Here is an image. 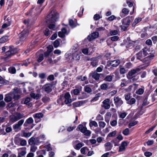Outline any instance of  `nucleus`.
Here are the masks:
<instances>
[{"label": "nucleus", "mask_w": 157, "mask_h": 157, "mask_svg": "<svg viewBox=\"0 0 157 157\" xmlns=\"http://www.w3.org/2000/svg\"><path fill=\"white\" fill-rule=\"evenodd\" d=\"M9 50L6 53V56L7 57H10L17 53L18 50L16 47H15L13 45H10L9 47Z\"/></svg>", "instance_id": "obj_5"}, {"label": "nucleus", "mask_w": 157, "mask_h": 157, "mask_svg": "<svg viewBox=\"0 0 157 157\" xmlns=\"http://www.w3.org/2000/svg\"><path fill=\"white\" fill-rule=\"evenodd\" d=\"M71 97V95L69 92H66L65 94V100L64 102L66 105L70 104L72 101H73V100H71V99L70 98Z\"/></svg>", "instance_id": "obj_12"}, {"label": "nucleus", "mask_w": 157, "mask_h": 157, "mask_svg": "<svg viewBox=\"0 0 157 157\" xmlns=\"http://www.w3.org/2000/svg\"><path fill=\"white\" fill-rule=\"evenodd\" d=\"M113 76L114 75H107L105 77L104 80L107 82H111L113 80Z\"/></svg>", "instance_id": "obj_27"}, {"label": "nucleus", "mask_w": 157, "mask_h": 157, "mask_svg": "<svg viewBox=\"0 0 157 157\" xmlns=\"http://www.w3.org/2000/svg\"><path fill=\"white\" fill-rule=\"evenodd\" d=\"M83 144L82 143H78L76 146V148L77 150H79L83 146Z\"/></svg>", "instance_id": "obj_57"}, {"label": "nucleus", "mask_w": 157, "mask_h": 157, "mask_svg": "<svg viewBox=\"0 0 157 157\" xmlns=\"http://www.w3.org/2000/svg\"><path fill=\"white\" fill-rule=\"evenodd\" d=\"M124 96L125 99L127 101H128L132 97L131 96V94H124Z\"/></svg>", "instance_id": "obj_40"}, {"label": "nucleus", "mask_w": 157, "mask_h": 157, "mask_svg": "<svg viewBox=\"0 0 157 157\" xmlns=\"http://www.w3.org/2000/svg\"><path fill=\"white\" fill-rule=\"evenodd\" d=\"M36 149L37 147L34 145V144H33L31 146L30 151L32 152H34L36 151Z\"/></svg>", "instance_id": "obj_60"}, {"label": "nucleus", "mask_w": 157, "mask_h": 157, "mask_svg": "<svg viewBox=\"0 0 157 157\" xmlns=\"http://www.w3.org/2000/svg\"><path fill=\"white\" fill-rule=\"evenodd\" d=\"M60 40V39H57L54 41L53 46L55 48H57L59 46L60 44L59 40Z\"/></svg>", "instance_id": "obj_31"}, {"label": "nucleus", "mask_w": 157, "mask_h": 157, "mask_svg": "<svg viewBox=\"0 0 157 157\" xmlns=\"http://www.w3.org/2000/svg\"><path fill=\"white\" fill-rule=\"evenodd\" d=\"M118 31L117 30H113L110 32V34L111 36L116 35L117 34Z\"/></svg>", "instance_id": "obj_54"}, {"label": "nucleus", "mask_w": 157, "mask_h": 157, "mask_svg": "<svg viewBox=\"0 0 157 157\" xmlns=\"http://www.w3.org/2000/svg\"><path fill=\"white\" fill-rule=\"evenodd\" d=\"M35 138L33 137H31L28 141V143L29 144L32 145V144H35V143L34 142L35 140Z\"/></svg>", "instance_id": "obj_41"}, {"label": "nucleus", "mask_w": 157, "mask_h": 157, "mask_svg": "<svg viewBox=\"0 0 157 157\" xmlns=\"http://www.w3.org/2000/svg\"><path fill=\"white\" fill-rule=\"evenodd\" d=\"M34 8L35 6H32L31 9L26 13L25 14L26 16L30 15L31 16L32 19H33V20H36L40 13H39L34 12L33 9Z\"/></svg>", "instance_id": "obj_3"}, {"label": "nucleus", "mask_w": 157, "mask_h": 157, "mask_svg": "<svg viewBox=\"0 0 157 157\" xmlns=\"http://www.w3.org/2000/svg\"><path fill=\"white\" fill-rule=\"evenodd\" d=\"M136 100L134 98H131L128 101L126 102L127 104L132 105L136 102Z\"/></svg>", "instance_id": "obj_30"}, {"label": "nucleus", "mask_w": 157, "mask_h": 157, "mask_svg": "<svg viewBox=\"0 0 157 157\" xmlns=\"http://www.w3.org/2000/svg\"><path fill=\"white\" fill-rule=\"evenodd\" d=\"M53 86V84H52L46 83L43 86L42 90L46 93L49 94L52 91Z\"/></svg>", "instance_id": "obj_7"}, {"label": "nucleus", "mask_w": 157, "mask_h": 157, "mask_svg": "<svg viewBox=\"0 0 157 157\" xmlns=\"http://www.w3.org/2000/svg\"><path fill=\"white\" fill-rule=\"evenodd\" d=\"M140 71V69L139 68H136L135 69H132L129 71L128 73V75L127 77L130 79L131 78V77L134 74H138L139 73Z\"/></svg>", "instance_id": "obj_11"}, {"label": "nucleus", "mask_w": 157, "mask_h": 157, "mask_svg": "<svg viewBox=\"0 0 157 157\" xmlns=\"http://www.w3.org/2000/svg\"><path fill=\"white\" fill-rule=\"evenodd\" d=\"M45 147L47 149V151H52V148L51 147L50 144H48L45 146Z\"/></svg>", "instance_id": "obj_62"}, {"label": "nucleus", "mask_w": 157, "mask_h": 157, "mask_svg": "<svg viewBox=\"0 0 157 157\" xmlns=\"http://www.w3.org/2000/svg\"><path fill=\"white\" fill-rule=\"evenodd\" d=\"M132 64L130 62L127 63L125 65V67L127 68H130L132 67Z\"/></svg>", "instance_id": "obj_61"}, {"label": "nucleus", "mask_w": 157, "mask_h": 157, "mask_svg": "<svg viewBox=\"0 0 157 157\" xmlns=\"http://www.w3.org/2000/svg\"><path fill=\"white\" fill-rule=\"evenodd\" d=\"M43 33L45 36H48L50 34L49 29L47 28H46L43 31Z\"/></svg>", "instance_id": "obj_38"}, {"label": "nucleus", "mask_w": 157, "mask_h": 157, "mask_svg": "<svg viewBox=\"0 0 157 157\" xmlns=\"http://www.w3.org/2000/svg\"><path fill=\"white\" fill-rule=\"evenodd\" d=\"M84 90L86 92L88 93H90L92 91L91 88L87 85L84 87Z\"/></svg>", "instance_id": "obj_36"}, {"label": "nucleus", "mask_w": 157, "mask_h": 157, "mask_svg": "<svg viewBox=\"0 0 157 157\" xmlns=\"http://www.w3.org/2000/svg\"><path fill=\"white\" fill-rule=\"evenodd\" d=\"M92 61V60H91ZM98 62L95 60L92 59V61L90 63V64L92 65L93 67H96L98 65Z\"/></svg>", "instance_id": "obj_49"}, {"label": "nucleus", "mask_w": 157, "mask_h": 157, "mask_svg": "<svg viewBox=\"0 0 157 157\" xmlns=\"http://www.w3.org/2000/svg\"><path fill=\"white\" fill-rule=\"evenodd\" d=\"M99 33L98 32H94L91 33L90 35L88 36L87 39L90 41H91L98 38L99 36Z\"/></svg>", "instance_id": "obj_13"}, {"label": "nucleus", "mask_w": 157, "mask_h": 157, "mask_svg": "<svg viewBox=\"0 0 157 157\" xmlns=\"http://www.w3.org/2000/svg\"><path fill=\"white\" fill-rule=\"evenodd\" d=\"M108 88V85L106 83H103L100 86V88L102 90H105Z\"/></svg>", "instance_id": "obj_44"}, {"label": "nucleus", "mask_w": 157, "mask_h": 157, "mask_svg": "<svg viewBox=\"0 0 157 157\" xmlns=\"http://www.w3.org/2000/svg\"><path fill=\"white\" fill-rule=\"evenodd\" d=\"M65 99V94H62L60 95L59 96V98L57 100V103L58 104H59L61 102L62 103V105H63V100Z\"/></svg>", "instance_id": "obj_23"}, {"label": "nucleus", "mask_w": 157, "mask_h": 157, "mask_svg": "<svg viewBox=\"0 0 157 157\" xmlns=\"http://www.w3.org/2000/svg\"><path fill=\"white\" fill-rule=\"evenodd\" d=\"M33 122V120L31 117H30L28 118L24 123L23 125L25 127L28 126V124H32Z\"/></svg>", "instance_id": "obj_21"}, {"label": "nucleus", "mask_w": 157, "mask_h": 157, "mask_svg": "<svg viewBox=\"0 0 157 157\" xmlns=\"http://www.w3.org/2000/svg\"><path fill=\"white\" fill-rule=\"evenodd\" d=\"M144 92V89L139 88L136 91V94L139 95H141L143 94Z\"/></svg>", "instance_id": "obj_35"}, {"label": "nucleus", "mask_w": 157, "mask_h": 157, "mask_svg": "<svg viewBox=\"0 0 157 157\" xmlns=\"http://www.w3.org/2000/svg\"><path fill=\"white\" fill-rule=\"evenodd\" d=\"M33 116L34 118H38L40 120L43 117V114L41 113H37L33 114Z\"/></svg>", "instance_id": "obj_26"}, {"label": "nucleus", "mask_w": 157, "mask_h": 157, "mask_svg": "<svg viewBox=\"0 0 157 157\" xmlns=\"http://www.w3.org/2000/svg\"><path fill=\"white\" fill-rule=\"evenodd\" d=\"M139 78V76L138 75V74H137L136 75L132 77L131 78H130L132 79L133 81H135L137 80Z\"/></svg>", "instance_id": "obj_59"}, {"label": "nucleus", "mask_w": 157, "mask_h": 157, "mask_svg": "<svg viewBox=\"0 0 157 157\" xmlns=\"http://www.w3.org/2000/svg\"><path fill=\"white\" fill-rule=\"evenodd\" d=\"M133 18V17L132 16H128L123 18L121 21L122 25L120 26L121 29L124 31L127 30V28L129 26L131 22V20H132Z\"/></svg>", "instance_id": "obj_1"}, {"label": "nucleus", "mask_w": 157, "mask_h": 157, "mask_svg": "<svg viewBox=\"0 0 157 157\" xmlns=\"http://www.w3.org/2000/svg\"><path fill=\"white\" fill-rule=\"evenodd\" d=\"M122 133L125 136H127L129 135V129L126 128L123 130Z\"/></svg>", "instance_id": "obj_45"}, {"label": "nucleus", "mask_w": 157, "mask_h": 157, "mask_svg": "<svg viewBox=\"0 0 157 157\" xmlns=\"http://www.w3.org/2000/svg\"><path fill=\"white\" fill-rule=\"evenodd\" d=\"M119 71L121 74H123L125 73L128 70H126L124 67L121 66L120 67Z\"/></svg>", "instance_id": "obj_29"}, {"label": "nucleus", "mask_w": 157, "mask_h": 157, "mask_svg": "<svg viewBox=\"0 0 157 157\" xmlns=\"http://www.w3.org/2000/svg\"><path fill=\"white\" fill-rule=\"evenodd\" d=\"M133 85H131L129 86L127 88L125 89V90L127 92H130L131 91L133 87Z\"/></svg>", "instance_id": "obj_64"}, {"label": "nucleus", "mask_w": 157, "mask_h": 157, "mask_svg": "<svg viewBox=\"0 0 157 157\" xmlns=\"http://www.w3.org/2000/svg\"><path fill=\"white\" fill-rule=\"evenodd\" d=\"M47 51H49L50 53L52 52L53 49V47L51 45H48L47 47Z\"/></svg>", "instance_id": "obj_55"}, {"label": "nucleus", "mask_w": 157, "mask_h": 157, "mask_svg": "<svg viewBox=\"0 0 157 157\" xmlns=\"http://www.w3.org/2000/svg\"><path fill=\"white\" fill-rule=\"evenodd\" d=\"M69 25L72 27H75L76 25H75V23L72 19H70L69 21Z\"/></svg>", "instance_id": "obj_39"}, {"label": "nucleus", "mask_w": 157, "mask_h": 157, "mask_svg": "<svg viewBox=\"0 0 157 157\" xmlns=\"http://www.w3.org/2000/svg\"><path fill=\"white\" fill-rule=\"evenodd\" d=\"M85 103V101H81L74 102L72 104L73 108H74L76 107H79Z\"/></svg>", "instance_id": "obj_17"}, {"label": "nucleus", "mask_w": 157, "mask_h": 157, "mask_svg": "<svg viewBox=\"0 0 157 157\" xmlns=\"http://www.w3.org/2000/svg\"><path fill=\"white\" fill-rule=\"evenodd\" d=\"M155 126H152L151 128L149 129L148 130H147L145 132V133L146 134H147L150 133L152 131L154 128H155Z\"/></svg>", "instance_id": "obj_48"}, {"label": "nucleus", "mask_w": 157, "mask_h": 157, "mask_svg": "<svg viewBox=\"0 0 157 157\" xmlns=\"http://www.w3.org/2000/svg\"><path fill=\"white\" fill-rule=\"evenodd\" d=\"M80 92V90L78 89H75L72 90L71 91V94L73 93L75 95H78Z\"/></svg>", "instance_id": "obj_33"}, {"label": "nucleus", "mask_w": 157, "mask_h": 157, "mask_svg": "<svg viewBox=\"0 0 157 157\" xmlns=\"http://www.w3.org/2000/svg\"><path fill=\"white\" fill-rule=\"evenodd\" d=\"M138 121H133L132 122L128 124V126L129 128L133 127L136 125L138 123Z\"/></svg>", "instance_id": "obj_34"}, {"label": "nucleus", "mask_w": 157, "mask_h": 157, "mask_svg": "<svg viewBox=\"0 0 157 157\" xmlns=\"http://www.w3.org/2000/svg\"><path fill=\"white\" fill-rule=\"evenodd\" d=\"M101 95L100 93H98L95 95L94 97L93 98L91 99V101H96L98 100L99 99V98L100 97Z\"/></svg>", "instance_id": "obj_32"}, {"label": "nucleus", "mask_w": 157, "mask_h": 157, "mask_svg": "<svg viewBox=\"0 0 157 157\" xmlns=\"http://www.w3.org/2000/svg\"><path fill=\"white\" fill-rule=\"evenodd\" d=\"M44 59V58L43 54H40L39 56V57L37 59V61L38 63H40Z\"/></svg>", "instance_id": "obj_51"}, {"label": "nucleus", "mask_w": 157, "mask_h": 157, "mask_svg": "<svg viewBox=\"0 0 157 157\" xmlns=\"http://www.w3.org/2000/svg\"><path fill=\"white\" fill-rule=\"evenodd\" d=\"M23 117V115L20 113L17 112L16 115L10 116V121L12 122H15Z\"/></svg>", "instance_id": "obj_6"}, {"label": "nucleus", "mask_w": 157, "mask_h": 157, "mask_svg": "<svg viewBox=\"0 0 157 157\" xmlns=\"http://www.w3.org/2000/svg\"><path fill=\"white\" fill-rule=\"evenodd\" d=\"M117 131L116 130L110 132L108 135V137H112L115 136L116 134Z\"/></svg>", "instance_id": "obj_46"}, {"label": "nucleus", "mask_w": 157, "mask_h": 157, "mask_svg": "<svg viewBox=\"0 0 157 157\" xmlns=\"http://www.w3.org/2000/svg\"><path fill=\"white\" fill-rule=\"evenodd\" d=\"M47 22L48 23H55L58 18L57 14L56 13L51 12L47 16Z\"/></svg>", "instance_id": "obj_2"}, {"label": "nucleus", "mask_w": 157, "mask_h": 157, "mask_svg": "<svg viewBox=\"0 0 157 157\" xmlns=\"http://www.w3.org/2000/svg\"><path fill=\"white\" fill-rule=\"evenodd\" d=\"M117 121L116 120H114L112 121H110V124L112 126H115L117 125Z\"/></svg>", "instance_id": "obj_63"}, {"label": "nucleus", "mask_w": 157, "mask_h": 157, "mask_svg": "<svg viewBox=\"0 0 157 157\" xmlns=\"http://www.w3.org/2000/svg\"><path fill=\"white\" fill-rule=\"evenodd\" d=\"M112 41H116L117 40L119 39V37L117 36H114L110 38Z\"/></svg>", "instance_id": "obj_56"}, {"label": "nucleus", "mask_w": 157, "mask_h": 157, "mask_svg": "<svg viewBox=\"0 0 157 157\" xmlns=\"http://www.w3.org/2000/svg\"><path fill=\"white\" fill-rule=\"evenodd\" d=\"M86 150H89V149L87 147H84L81 148L80 150L81 153L83 154H85V152Z\"/></svg>", "instance_id": "obj_50"}, {"label": "nucleus", "mask_w": 157, "mask_h": 157, "mask_svg": "<svg viewBox=\"0 0 157 157\" xmlns=\"http://www.w3.org/2000/svg\"><path fill=\"white\" fill-rule=\"evenodd\" d=\"M110 100L109 99L107 98L105 100L103 101L102 103L103 104V107L105 109H109L110 107V105L109 104Z\"/></svg>", "instance_id": "obj_16"}, {"label": "nucleus", "mask_w": 157, "mask_h": 157, "mask_svg": "<svg viewBox=\"0 0 157 157\" xmlns=\"http://www.w3.org/2000/svg\"><path fill=\"white\" fill-rule=\"evenodd\" d=\"M10 93L13 95V94L20 93L21 91L18 88L15 87Z\"/></svg>", "instance_id": "obj_24"}, {"label": "nucleus", "mask_w": 157, "mask_h": 157, "mask_svg": "<svg viewBox=\"0 0 157 157\" xmlns=\"http://www.w3.org/2000/svg\"><path fill=\"white\" fill-rule=\"evenodd\" d=\"M114 103L117 108H118L123 104V101L121 98L118 96H115L114 98Z\"/></svg>", "instance_id": "obj_9"}, {"label": "nucleus", "mask_w": 157, "mask_h": 157, "mask_svg": "<svg viewBox=\"0 0 157 157\" xmlns=\"http://www.w3.org/2000/svg\"><path fill=\"white\" fill-rule=\"evenodd\" d=\"M42 100L44 103H46L50 100V98L48 97L44 96L42 98Z\"/></svg>", "instance_id": "obj_47"}, {"label": "nucleus", "mask_w": 157, "mask_h": 157, "mask_svg": "<svg viewBox=\"0 0 157 157\" xmlns=\"http://www.w3.org/2000/svg\"><path fill=\"white\" fill-rule=\"evenodd\" d=\"M78 129L82 133H83L84 135L86 136H90L91 134V132L87 130L86 127V126H83L82 124H79L78 125L76 130H78Z\"/></svg>", "instance_id": "obj_4"}, {"label": "nucleus", "mask_w": 157, "mask_h": 157, "mask_svg": "<svg viewBox=\"0 0 157 157\" xmlns=\"http://www.w3.org/2000/svg\"><path fill=\"white\" fill-rule=\"evenodd\" d=\"M130 10L126 8H123L120 13V16L121 17H123L127 15L129 12Z\"/></svg>", "instance_id": "obj_14"}, {"label": "nucleus", "mask_w": 157, "mask_h": 157, "mask_svg": "<svg viewBox=\"0 0 157 157\" xmlns=\"http://www.w3.org/2000/svg\"><path fill=\"white\" fill-rule=\"evenodd\" d=\"M142 52L141 51H140L138 53L136 54V59H137L143 61V62H145L147 60L146 58H145L143 59V60L141 59V58H143V54H142Z\"/></svg>", "instance_id": "obj_18"}, {"label": "nucleus", "mask_w": 157, "mask_h": 157, "mask_svg": "<svg viewBox=\"0 0 157 157\" xmlns=\"http://www.w3.org/2000/svg\"><path fill=\"white\" fill-rule=\"evenodd\" d=\"M9 72L12 74H15L16 72V70L15 67H10L8 68Z\"/></svg>", "instance_id": "obj_28"}, {"label": "nucleus", "mask_w": 157, "mask_h": 157, "mask_svg": "<svg viewBox=\"0 0 157 157\" xmlns=\"http://www.w3.org/2000/svg\"><path fill=\"white\" fill-rule=\"evenodd\" d=\"M6 104L5 102L3 101H0V110L3 109L5 107Z\"/></svg>", "instance_id": "obj_43"}, {"label": "nucleus", "mask_w": 157, "mask_h": 157, "mask_svg": "<svg viewBox=\"0 0 157 157\" xmlns=\"http://www.w3.org/2000/svg\"><path fill=\"white\" fill-rule=\"evenodd\" d=\"M99 124L100 127L101 128H103L105 126L106 124L104 121H99Z\"/></svg>", "instance_id": "obj_52"}, {"label": "nucleus", "mask_w": 157, "mask_h": 157, "mask_svg": "<svg viewBox=\"0 0 157 157\" xmlns=\"http://www.w3.org/2000/svg\"><path fill=\"white\" fill-rule=\"evenodd\" d=\"M101 18V17H100L99 15L98 14H95L94 16V18L95 20H98Z\"/></svg>", "instance_id": "obj_58"}, {"label": "nucleus", "mask_w": 157, "mask_h": 157, "mask_svg": "<svg viewBox=\"0 0 157 157\" xmlns=\"http://www.w3.org/2000/svg\"><path fill=\"white\" fill-rule=\"evenodd\" d=\"M86 78V77L85 76L83 77L82 76H78L77 77V79L78 80H81L82 81L85 80Z\"/></svg>", "instance_id": "obj_53"}, {"label": "nucleus", "mask_w": 157, "mask_h": 157, "mask_svg": "<svg viewBox=\"0 0 157 157\" xmlns=\"http://www.w3.org/2000/svg\"><path fill=\"white\" fill-rule=\"evenodd\" d=\"M27 29H24L20 33V40H25L29 34Z\"/></svg>", "instance_id": "obj_10"}, {"label": "nucleus", "mask_w": 157, "mask_h": 157, "mask_svg": "<svg viewBox=\"0 0 157 157\" xmlns=\"http://www.w3.org/2000/svg\"><path fill=\"white\" fill-rule=\"evenodd\" d=\"M8 38V36H3L0 39V43L3 44L7 41L9 40Z\"/></svg>", "instance_id": "obj_25"}, {"label": "nucleus", "mask_w": 157, "mask_h": 157, "mask_svg": "<svg viewBox=\"0 0 157 157\" xmlns=\"http://www.w3.org/2000/svg\"><path fill=\"white\" fill-rule=\"evenodd\" d=\"M13 96V95L11 94H10V93L6 94L4 98V100L6 102H8L11 101L12 100V97Z\"/></svg>", "instance_id": "obj_20"}, {"label": "nucleus", "mask_w": 157, "mask_h": 157, "mask_svg": "<svg viewBox=\"0 0 157 157\" xmlns=\"http://www.w3.org/2000/svg\"><path fill=\"white\" fill-rule=\"evenodd\" d=\"M26 153V152L25 151H22L18 153V157H24Z\"/></svg>", "instance_id": "obj_37"}, {"label": "nucleus", "mask_w": 157, "mask_h": 157, "mask_svg": "<svg viewBox=\"0 0 157 157\" xmlns=\"http://www.w3.org/2000/svg\"><path fill=\"white\" fill-rule=\"evenodd\" d=\"M90 74L91 75L92 78L96 80L99 79L100 75L102 76L104 75L103 74H98L95 71H94L93 73H90Z\"/></svg>", "instance_id": "obj_15"}, {"label": "nucleus", "mask_w": 157, "mask_h": 157, "mask_svg": "<svg viewBox=\"0 0 157 157\" xmlns=\"http://www.w3.org/2000/svg\"><path fill=\"white\" fill-rule=\"evenodd\" d=\"M89 126L90 127H92L93 126L95 127H97L98 126V125L96 122L95 121H92L90 122L89 123Z\"/></svg>", "instance_id": "obj_42"}, {"label": "nucleus", "mask_w": 157, "mask_h": 157, "mask_svg": "<svg viewBox=\"0 0 157 157\" xmlns=\"http://www.w3.org/2000/svg\"><path fill=\"white\" fill-rule=\"evenodd\" d=\"M120 63V61L118 59L111 61L109 63V65L113 67H116Z\"/></svg>", "instance_id": "obj_19"}, {"label": "nucleus", "mask_w": 157, "mask_h": 157, "mask_svg": "<svg viewBox=\"0 0 157 157\" xmlns=\"http://www.w3.org/2000/svg\"><path fill=\"white\" fill-rule=\"evenodd\" d=\"M126 4L124 3L123 5V7H126L127 6V4L129 7L132 6V11H131L130 13V15H132L134 13L135 8V4L134 2V0H126Z\"/></svg>", "instance_id": "obj_8"}, {"label": "nucleus", "mask_w": 157, "mask_h": 157, "mask_svg": "<svg viewBox=\"0 0 157 157\" xmlns=\"http://www.w3.org/2000/svg\"><path fill=\"white\" fill-rule=\"evenodd\" d=\"M105 147L106 151H109L113 147L112 145L109 142H107L105 144Z\"/></svg>", "instance_id": "obj_22"}]
</instances>
